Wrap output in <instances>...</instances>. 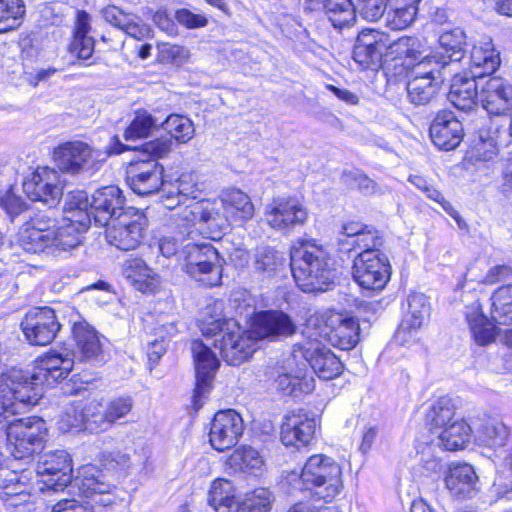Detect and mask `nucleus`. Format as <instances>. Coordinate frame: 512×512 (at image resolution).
Segmentation results:
<instances>
[{
    "mask_svg": "<svg viewBox=\"0 0 512 512\" xmlns=\"http://www.w3.org/2000/svg\"><path fill=\"white\" fill-rule=\"evenodd\" d=\"M287 481L294 490H311L325 501L333 500L343 487L340 465L324 454L310 456L301 473H290Z\"/></svg>",
    "mask_w": 512,
    "mask_h": 512,
    "instance_id": "423d86ee",
    "label": "nucleus"
},
{
    "mask_svg": "<svg viewBox=\"0 0 512 512\" xmlns=\"http://www.w3.org/2000/svg\"><path fill=\"white\" fill-rule=\"evenodd\" d=\"M125 198L122 191L114 185L97 189L91 197L92 218L97 226L108 225L123 208Z\"/></svg>",
    "mask_w": 512,
    "mask_h": 512,
    "instance_id": "b1692460",
    "label": "nucleus"
},
{
    "mask_svg": "<svg viewBox=\"0 0 512 512\" xmlns=\"http://www.w3.org/2000/svg\"><path fill=\"white\" fill-rule=\"evenodd\" d=\"M123 274L129 283L142 293H152L158 286L157 274L139 258L127 260Z\"/></svg>",
    "mask_w": 512,
    "mask_h": 512,
    "instance_id": "c9c22d12",
    "label": "nucleus"
},
{
    "mask_svg": "<svg viewBox=\"0 0 512 512\" xmlns=\"http://www.w3.org/2000/svg\"><path fill=\"white\" fill-rule=\"evenodd\" d=\"M408 310L396 333V339L407 342L408 336L420 329L428 319L430 306L427 297L422 293H413L407 299Z\"/></svg>",
    "mask_w": 512,
    "mask_h": 512,
    "instance_id": "cd10ccee",
    "label": "nucleus"
},
{
    "mask_svg": "<svg viewBox=\"0 0 512 512\" xmlns=\"http://www.w3.org/2000/svg\"><path fill=\"white\" fill-rule=\"evenodd\" d=\"M274 501L272 493L266 488H256L246 493L240 501L238 512H269Z\"/></svg>",
    "mask_w": 512,
    "mask_h": 512,
    "instance_id": "3c124183",
    "label": "nucleus"
},
{
    "mask_svg": "<svg viewBox=\"0 0 512 512\" xmlns=\"http://www.w3.org/2000/svg\"><path fill=\"white\" fill-rule=\"evenodd\" d=\"M386 6L387 0H356L353 8L354 18L359 15L367 21H377L385 16Z\"/></svg>",
    "mask_w": 512,
    "mask_h": 512,
    "instance_id": "680f3d73",
    "label": "nucleus"
},
{
    "mask_svg": "<svg viewBox=\"0 0 512 512\" xmlns=\"http://www.w3.org/2000/svg\"><path fill=\"white\" fill-rule=\"evenodd\" d=\"M75 486L81 491V493L86 498H95L99 495L106 494L107 492H112L113 486L109 483H106L102 480V476H95L91 473V476L85 475L83 479L76 480L74 485H71L70 488H74Z\"/></svg>",
    "mask_w": 512,
    "mask_h": 512,
    "instance_id": "6e6d98bb",
    "label": "nucleus"
},
{
    "mask_svg": "<svg viewBox=\"0 0 512 512\" xmlns=\"http://www.w3.org/2000/svg\"><path fill=\"white\" fill-rule=\"evenodd\" d=\"M307 218V209L295 198L275 199L265 210L267 224L275 230L284 232L304 225Z\"/></svg>",
    "mask_w": 512,
    "mask_h": 512,
    "instance_id": "6ab92c4d",
    "label": "nucleus"
},
{
    "mask_svg": "<svg viewBox=\"0 0 512 512\" xmlns=\"http://www.w3.org/2000/svg\"><path fill=\"white\" fill-rule=\"evenodd\" d=\"M282 257L269 247L257 250L254 256L253 267L259 273L271 274L282 265Z\"/></svg>",
    "mask_w": 512,
    "mask_h": 512,
    "instance_id": "13d9d810",
    "label": "nucleus"
},
{
    "mask_svg": "<svg viewBox=\"0 0 512 512\" xmlns=\"http://www.w3.org/2000/svg\"><path fill=\"white\" fill-rule=\"evenodd\" d=\"M491 318L500 325L512 324V284L500 287L491 297Z\"/></svg>",
    "mask_w": 512,
    "mask_h": 512,
    "instance_id": "a18cd8bd",
    "label": "nucleus"
},
{
    "mask_svg": "<svg viewBox=\"0 0 512 512\" xmlns=\"http://www.w3.org/2000/svg\"><path fill=\"white\" fill-rule=\"evenodd\" d=\"M476 79L472 74L470 76L456 74L453 77L448 99L457 109L469 111L476 105L480 98Z\"/></svg>",
    "mask_w": 512,
    "mask_h": 512,
    "instance_id": "f704fd0d",
    "label": "nucleus"
},
{
    "mask_svg": "<svg viewBox=\"0 0 512 512\" xmlns=\"http://www.w3.org/2000/svg\"><path fill=\"white\" fill-rule=\"evenodd\" d=\"M23 191L32 201H41L52 207L60 200L63 186L56 170L38 167L29 178L24 180Z\"/></svg>",
    "mask_w": 512,
    "mask_h": 512,
    "instance_id": "a211bd4d",
    "label": "nucleus"
},
{
    "mask_svg": "<svg viewBox=\"0 0 512 512\" xmlns=\"http://www.w3.org/2000/svg\"><path fill=\"white\" fill-rule=\"evenodd\" d=\"M305 334L306 339L293 346V359H303L310 365L314 373L324 380L339 376L343 366L338 357L323 345L322 340L315 337L313 333Z\"/></svg>",
    "mask_w": 512,
    "mask_h": 512,
    "instance_id": "9b49d317",
    "label": "nucleus"
},
{
    "mask_svg": "<svg viewBox=\"0 0 512 512\" xmlns=\"http://www.w3.org/2000/svg\"><path fill=\"white\" fill-rule=\"evenodd\" d=\"M354 3L351 0H327L326 11L334 27L343 28L354 22Z\"/></svg>",
    "mask_w": 512,
    "mask_h": 512,
    "instance_id": "8fccbe9b",
    "label": "nucleus"
},
{
    "mask_svg": "<svg viewBox=\"0 0 512 512\" xmlns=\"http://www.w3.org/2000/svg\"><path fill=\"white\" fill-rule=\"evenodd\" d=\"M59 429L66 433L85 430V409L81 404L71 405L59 421Z\"/></svg>",
    "mask_w": 512,
    "mask_h": 512,
    "instance_id": "bf43d9fd",
    "label": "nucleus"
},
{
    "mask_svg": "<svg viewBox=\"0 0 512 512\" xmlns=\"http://www.w3.org/2000/svg\"><path fill=\"white\" fill-rule=\"evenodd\" d=\"M208 503L215 512H238L240 501L235 498L233 483L224 478L215 479L210 486Z\"/></svg>",
    "mask_w": 512,
    "mask_h": 512,
    "instance_id": "e433bc0d",
    "label": "nucleus"
},
{
    "mask_svg": "<svg viewBox=\"0 0 512 512\" xmlns=\"http://www.w3.org/2000/svg\"><path fill=\"white\" fill-rule=\"evenodd\" d=\"M359 330V323L353 316L327 310L310 315L304 333H313L341 350H350L359 342Z\"/></svg>",
    "mask_w": 512,
    "mask_h": 512,
    "instance_id": "6e6552de",
    "label": "nucleus"
},
{
    "mask_svg": "<svg viewBox=\"0 0 512 512\" xmlns=\"http://www.w3.org/2000/svg\"><path fill=\"white\" fill-rule=\"evenodd\" d=\"M90 21L91 17L86 11L77 12L74 37L69 50L79 59H88L94 52L95 41L88 36L91 30Z\"/></svg>",
    "mask_w": 512,
    "mask_h": 512,
    "instance_id": "ea45409f",
    "label": "nucleus"
},
{
    "mask_svg": "<svg viewBox=\"0 0 512 512\" xmlns=\"http://www.w3.org/2000/svg\"><path fill=\"white\" fill-rule=\"evenodd\" d=\"M386 48L385 33L373 29L363 30L356 39L353 59L363 69L376 70L381 65Z\"/></svg>",
    "mask_w": 512,
    "mask_h": 512,
    "instance_id": "412c9836",
    "label": "nucleus"
},
{
    "mask_svg": "<svg viewBox=\"0 0 512 512\" xmlns=\"http://www.w3.org/2000/svg\"><path fill=\"white\" fill-rule=\"evenodd\" d=\"M204 190V184L194 172L182 173L173 183H166L163 189L164 206L173 209L187 200L197 199Z\"/></svg>",
    "mask_w": 512,
    "mask_h": 512,
    "instance_id": "bb28decb",
    "label": "nucleus"
},
{
    "mask_svg": "<svg viewBox=\"0 0 512 512\" xmlns=\"http://www.w3.org/2000/svg\"><path fill=\"white\" fill-rule=\"evenodd\" d=\"M418 8L398 6L391 2L384 19L387 27L392 30H402L409 27L415 20Z\"/></svg>",
    "mask_w": 512,
    "mask_h": 512,
    "instance_id": "603ef678",
    "label": "nucleus"
},
{
    "mask_svg": "<svg viewBox=\"0 0 512 512\" xmlns=\"http://www.w3.org/2000/svg\"><path fill=\"white\" fill-rule=\"evenodd\" d=\"M191 352L196 377L192 405L194 410L198 411L203 406L204 398L212 389V383L220 362L210 347L202 341H193L191 343Z\"/></svg>",
    "mask_w": 512,
    "mask_h": 512,
    "instance_id": "2eb2a0df",
    "label": "nucleus"
},
{
    "mask_svg": "<svg viewBox=\"0 0 512 512\" xmlns=\"http://www.w3.org/2000/svg\"><path fill=\"white\" fill-rule=\"evenodd\" d=\"M425 52V46L416 37H401L392 43L387 42L385 57L390 60H418Z\"/></svg>",
    "mask_w": 512,
    "mask_h": 512,
    "instance_id": "c03bdc74",
    "label": "nucleus"
},
{
    "mask_svg": "<svg viewBox=\"0 0 512 512\" xmlns=\"http://www.w3.org/2000/svg\"><path fill=\"white\" fill-rule=\"evenodd\" d=\"M478 476L467 463H453L445 476V485L456 497H470L476 488Z\"/></svg>",
    "mask_w": 512,
    "mask_h": 512,
    "instance_id": "2f4dec72",
    "label": "nucleus"
},
{
    "mask_svg": "<svg viewBox=\"0 0 512 512\" xmlns=\"http://www.w3.org/2000/svg\"><path fill=\"white\" fill-rule=\"evenodd\" d=\"M60 328L61 325L55 311L49 307H34L26 313L21 321L23 334L32 345L50 344Z\"/></svg>",
    "mask_w": 512,
    "mask_h": 512,
    "instance_id": "f3484780",
    "label": "nucleus"
},
{
    "mask_svg": "<svg viewBox=\"0 0 512 512\" xmlns=\"http://www.w3.org/2000/svg\"><path fill=\"white\" fill-rule=\"evenodd\" d=\"M0 203L7 213L12 216L18 215L27 209L26 202L12 191H8L3 197H1Z\"/></svg>",
    "mask_w": 512,
    "mask_h": 512,
    "instance_id": "774afa93",
    "label": "nucleus"
},
{
    "mask_svg": "<svg viewBox=\"0 0 512 512\" xmlns=\"http://www.w3.org/2000/svg\"><path fill=\"white\" fill-rule=\"evenodd\" d=\"M296 325L291 318L279 311H266L260 313L255 321L254 332L259 338L278 339L288 337L295 333Z\"/></svg>",
    "mask_w": 512,
    "mask_h": 512,
    "instance_id": "c85d7f7f",
    "label": "nucleus"
},
{
    "mask_svg": "<svg viewBox=\"0 0 512 512\" xmlns=\"http://www.w3.org/2000/svg\"><path fill=\"white\" fill-rule=\"evenodd\" d=\"M291 270L305 292L325 291L334 279L328 246L314 238H299L290 251Z\"/></svg>",
    "mask_w": 512,
    "mask_h": 512,
    "instance_id": "7ed1b4c3",
    "label": "nucleus"
},
{
    "mask_svg": "<svg viewBox=\"0 0 512 512\" xmlns=\"http://www.w3.org/2000/svg\"><path fill=\"white\" fill-rule=\"evenodd\" d=\"M72 460L68 452L56 450L44 453L38 460L36 466L39 491L50 489L53 491L63 490L71 483Z\"/></svg>",
    "mask_w": 512,
    "mask_h": 512,
    "instance_id": "dca6fc26",
    "label": "nucleus"
},
{
    "mask_svg": "<svg viewBox=\"0 0 512 512\" xmlns=\"http://www.w3.org/2000/svg\"><path fill=\"white\" fill-rule=\"evenodd\" d=\"M127 182L138 195L146 196L164 189L163 167L156 160H140L131 163Z\"/></svg>",
    "mask_w": 512,
    "mask_h": 512,
    "instance_id": "4be33fe9",
    "label": "nucleus"
},
{
    "mask_svg": "<svg viewBox=\"0 0 512 512\" xmlns=\"http://www.w3.org/2000/svg\"><path fill=\"white\" fill-rule=\"evenodd\" d=\"M132 407L133 402L130 397H119L108 402L105 409L111 426L129 414Z\"/></svg>",
    "mask_w": 512,
    "mask_h": 512,
    "instance_id": "e2e57ef3",
    "label": "nucleus"
},
{
    "mask_svg": "<svg viewBox=\"0 0 512 512\" xmlns=\"http://www.w3.org/2000/svg\"><path fill=\"white\" fill-rule=\"evenodd\" d=\"M101 14L107 23L122 30L132 13H126L115 5H107L101 10Z\"/></svg>",
    "mask_w": 512,
    "mask_h": 512,
    "instance_id": "338daca9",
    "label": "nucleus"
},
{
    "mask_svg": "<svg viewBox=\"0 0 512 512\" xmlns=\"http://www.w3.org/2000/svg\"><path fill=\"white\" fill-rule=\"evenodd\" d=\"M455 409L450 399L440 398L431 407L427 420L431 426V433L436 435L454 420Z\"/></svg>",
    "mask_w": 512,
    "mask_h": 512,
    "instance_id": "49530a36",
    "label": "nucleus"
},
{
    "mask_svg": "<svg viewBox=\"0 0 512 512\" xmlns=\"http://www.w3.org/2000/svg\"><path fill=\"white\" fill-rule=\"evenodd\" d=\"M158 57L163 63L181 66L190 59V50L184 46L170 43L158 45Z\"/></svg>",
    "mask_w": 512,
    "mask_h": 512,
    "instance_id": "052dcab7",
    "label": "nucleus"
},
{
    "mask_svg": "<svg viewBox=\"0 0 512 512\" xmlns=\"http://www.w3.org/2000/svg\"><path fill=\"white\" fill-rule=\"evenodd\" d=\"M316 420L302 411L285 416L281 425L280 438L285 446H306L313 439Z\"/></svg>",
    "mask_w": 512,
    "mask_h": 512,
    "instance_id": "393cba45",
    "label": "nucleus"
},
{
    "mask_svg": "<svg viewBox=\"0 0 512 512\" xmlns=\"http://www.w3.org/2000/svg\"><path fill=\"white\" fill-rule=\"evenodd\" d=\"M382 244L383 239L380 232L372 226H367L353 241L349 242L351 249L360 250V252H381L379 247Z\"/></svg>",
    "mask_w": 512,
    "mask_h": 512,
    "instance_id": "4d7b16f0",
    "label": "nucleus"
},
{
    "mask_svg": "<svg viewBox=\"0 0 512 512\" xmlns=\"http://www.w3.org/2000/svg\"><path fill=\"white\" fill-rule=\"evenodd\" d=\"M466 319L474 340L479 345H487L496 336L495 325L483 314L480 303L476 300L467 306Z\"/></svg>",
    "mask_w": 512,
    "mask_h": 512,
    "instance_id": "4c0bfd02",
    "label": "nucleus"
},
{
    "mask_svg": "<svg viewBox=\"0 0 512 512\" xmlns=\"http://www.w3.org/2000/svg\"><path fill=\"white\" fill-rule=\"evenodd\" d=\"M85 409V430L90 433L106 431L111 427L107 418L106 409L101 404L90 402L84 405Z\"/></svg>",
    "mask_w": 512,
    "mask_h": 512,
    "instance_id": "5fc2aeb1",
    "label": "nucleus"
},
{
    "mask_svg": "<svg viewBox=\"0 0 512 512\" xmlns=\"http://www.w3.org/2000/svg\"><path fill=\"white\" fill-rule=\"evenodd\" d=\"M29 406L20 405L15 400L11 406L4 407L0 399V430H5L7 449L15 459L31 456L42 447L47 435L46 424L39 417L9 419L22 408Z\"/></svg>",
    "mask_w": 512,
    "mask_h": 512,
    "instance_id": "20e7f679",
    "label": "nucleus"
},
{
    "mask_svg": "<svg viewBox=\"0 0 512 512\" xmlns=\"http://www.w3.org/2000/svg\"><path fill=\"white\" fill-rule=\"evenodd\" d=\"M352 276L363 289L381 291L391 276V265L383 252H359L353 260Z\"/></svg>",
    "mask_w": 512,
    "mask_h": 512,
    "instance_id": "4468645a",
    "label": "nucleus"
},
{
    "mask_svg": "<svg viewBox=\"0 0 512 512\" xmlns=\"http://www.w3.org/2000/svg\"><path fill=\"white\" fill-rule=\"evenodd\" d=\"M74 366L71 351L53 350L38 360L33 371L13 368L0 376V399L4 407L14 401L20 405H36L43 395V385L67 377Z\"/></svg>",
    "mask_w": 512,
    "mask_h": 512,
    "instance_id": "f257e3e1",
    "label": "nucleus"
},
{
    "mask_svg": "<svg viewBox=\"0 0 512 512\" xmlns=\"http://www.w3.org/2000/svg\"><path fill=\"white\" fill-rule=\"evenodd\" d=\"M50 224L52 219L44 216L25 224L17 233V245L28 253H50Z\"/></svg>",
    "mask_w": 512,
    "mask_h": 512,
    "instance_id": "a878e982",
    "label": "nucleus"
},
{
    "mask_svg": "<svg viewBox=\"0 0 512 512\" xmlns=\"http://www.w3.org/2000/svg\"><path fill=\"white\" fill-rule=\"evenodd\" d=\"M475 430L479 440L489 447H503L510 435L499 415L482 412L476 417Z\"/></svg>",
    "mask_w": 512,
    "mask_h": 512,
    "instance_id": "c756f323",
    "label": "nucleus"
},
{
    "mask_svg": "<svg viewBox=\"0 0 512 512\" xmlns=\"http://www.w3.org/2000/svg\"><path fill=\"white\" fill-rule=\"evenodd\" d=\"M440 68L435 56L428 55L413 66L407 83L408 100L412 104L427 105L436 97L443 81Z\"/></svg>",
    "mask_w": 512,
    "mask_h": 512,
    "instance_id": "9d476101",
    "label": "nucleus"
},
{
    "mask_svg": "<svg viewBox=\"0 0 512 512\" xmlns=\"http://www.w3.org/2000/svg\"><path fill=\"white\" fill-rule=\"evenodd\" d=\"M175 19L187 29L203 28L208 24V19L204 14H195L185 8L176 11Z\"/></svg>",
    "mask_w": 512,
    "mask_h": 512,
    "instance_id": "0e129e2a",
    "label": "nucleus"
},
{
    "mask_svg": "<svg viewBox=\"0 0 512 512\" xmlns=\"http://www.w3.org/2000/svg\"><path fill=\"white\" fill-rule=\"evenodd\" d=\"M90 204L91 200L86 192H70L65 200V218L68 221L77 222L82 228H88L93 220Z\"/></svg>",
    "mask_w": 512,
    "mask_h": 512,
    "instance_id": "a19ab883",
    "label": "nucleus"
},
{
    "mask_svg": "<svg viewBox=\"0 0 512 512\" xmlns=\"http://www.w3.org/2000/svg\"><path fill=\"white\" fill-rule=\"evenodd\" d=\"M243 433V420L234 410L218 411L211 423L209 441L218 451L235 446Z\"/></svg>",
    "mask_w": 512,
    "mask_h": 512,
    "instance_id": "aec40b11",
    "label": "nucleus"
},
{
    "mask_svg": "<svg viewBox=\"0 0 512 512\" xmlns=\"http://www.w3.org/2000/svg\"><path fill=\"white\" fill-rule=\"evenodd\" d=\"M127 149L129 147L114 136L106 150L95 149L86 142L73 140L56 147L53 156L62 172L92 176L101 169L110 155L121 154Z\"/></svg>",
    "mask_w": 512,
    "mask_h": 512,
    "instance_id": "0eeeda50",
    "label": "nucleus"
},
{
    "mask_svg": "<svg viewBox=\"0 0 512 512\" xmlns=\"http://www.w3.org/2000/svg\"><path fill=\"white\" fill-rule=\"evenodd\" d=\"M482 107L495 118H491L489 129L499 137L507 126L506 113L512 104V84L501 77L488 79L480 92Z\"/></svg>",
    "mask_w": 512,
    "mask_h": 512,
    "instance_id": "f8f14e48",
    "label": "nucleus"
},
{
    "mask_svg": "<svg viewBox=\"0 0 512 512\" xmlns=\"http://www.w3.org/2000/svg\"><path fill=\"white\" fill-rule=\"evenodd\" d=\"M201 330L205 336L215 337L213 345L229 365L242 364L257 349L258 340L254 330H242L234 319L204 316Z\"/></svg>",
    "mask_w": 512,
    "mask_h": 512,
    "instance_id": "39448f33",
    "label": "nucleus"
},
{
    "mask_svg": "<svg viewBox=\"0 0 512 512\" xmlns=\"http://www.w3.org/2000/svg\"><path fill=\"white\" fill-rule=\"evenodd\" d=\"M172 139L160 137L143 145V151L150 156L162 158L168 155L172 149Z\"/></svg>",
    "mask_w": 512,
    "mask_h": 512,
    "instance_id": "69168bd1",
    "label": "nucleus"
},
{
    "mask_svg": "<svg viewBox=\"0 0 512 512\" xmlns=\"http://www.w3.org/2000/svg\"><path fill=\"white\" fill-rule=\"evenodd\" d=\"M75 350L71 351L74 359L81 361L96 359L102 352V344L98 333L86 322H77L73 325Z\"/></svg>",
    "mask_w": 512,
    "mask_h": 512,
    "instance_id": "473e14b6",
    "label": "nucleus"
},
{
    "mask_svg": "<svg viewBox=\"0 0 512 512\" xmlns=\"http://www.w3.org/2000/svg\"><path fill=\"white\" fill-rule=\"evenodd\" d=\"M88 228H82L77 222L68 221L65 217L60 226L52 220L50 224V254L68 251L80 245L81 236Z\"/></svg>",
    "mask_w": 512,
    "mask_h": 512,
    "instance_id": "72a5a7b5",
    "label": "nucleus"
},
{
    "mask_svg": "<svg viewBox=\"0 0 512 512\" xmlns=\"http://www.w3.org/2000/svg\"><path fill=\"white\" fill-rule=\"evenodd\" d=\"M183 269L196 281L205 286L220 284L224 259L208 242H189L182 248Z\"/></svg>",
    "mask_w": 512,
    "mask_h": 512,
    "instance_id": "1a4fd4ad",
    "label": "nucleus"
},
{
    "mask_svg": "<svg viewBox=\"0 0 512 512\" xmlns=\"http://www.w3.org/2000/svg\"><path fill=\"white\" fill-rule=\"evenodd\" d=\"M227 465L234 471L257 475L262 471L264 460L256 449L242 446L229 456Z\"/></svg>",
    "mask_w": 512,
    "mask_h": 512,
    "instance_id": "79ce46f5",
    "label": "nucleus"
},
{
    "mask_svg": "<svg viewBox=\"0 0 512 512\" xmlns=\"http://www.w3.org/2000/svg\"><path fill=\"white\" fill-rule=\"evenodd\" d=\"M465 33L461 28H454L443 32L439 37V44L447 54L443 56L441 69L452 66L464 56L463 45L465 44Z\"/></svg>",
    "mask_w": 512,
    "mask_h": 512,
    "instance_id": "37998d69",
    "label": "nucleus"
},
{
    "mask_svg": "<svg viewBox=\"0 0 512 512\" xmlns=\"http://www.w3.org/2000/svg\"><path fill=\"white\" fill-rule=\"evenodd\" d=\"M429 134L432 142L439 149L450 151L458 147L463 139L462 123L452 111H439L434 117Z\"/></svg>",
    "mask_w": 512,
    "mask_h": 512,
    "instance_id": "5701e85b",
    "label": "nucleus"
},
{
    "mask_svg": "<svg viewBox=\"0 0 512 512\" xmlns=\"http://www.w3.org/2000/svg\"><path fill=\"white\" fill-rule=\"evenodd\" d=\"M254 215L250 197L239 189H227L217 199L192 201L179 214L178 228L183 237L197 234L196 224H206L215 239L227 230L232 222L249 220Z\"/></svg>",
    "mask_w": 512,
    "mask_h": 512,
    "instance_id": "f03ea898",
    "label": "nucleus"
},
{
    "mask_svg": "<svg viewBox=\"0 0 512 512\" xmlns=\"http://www.w3.org/2000/svg\"><path fill=\"white\" fill-rule=\"evenodd\" d=\"M162 125L170 135L169 138L175 139L179 143H187L195 133L193 122L188 117L179 114L168 116Z\"/></svg>",
    "mask_w": 512,
    "mask_h": 512,
    "instance_id": "09e8293b",
    "label": "nucleus"
},
{
    "mask_svg": "<svg viewBox=\"0 0 512 512\" xmlns=\"http://www.w3.org/2000/svg\"><path fill=\"white\" fill-rule=\"evenodd\" d=\"M472 428L463 419L454 420L436 434L437 445L448 451L464 449L470 442Z\"/></svg>",
    "mask_w": 512,
    "mask_h": 512,
    "instance_id": "58836bf2",
    "label": "nucleus"
},
{
    "mask_svg": "<svg viewBox=\"0 0 512 512\" xmlns=\"http://www.w3.org/2000/svg\"><path fill=\"white\" fill-rule=\"evenodd\" d=\"M106 227V239L109 244L120 250L137 248L143 240L146 219L132 207L125 208Z\"/></svg>",
    "mask_w": 512,
    "mask_h": 512,
    "instance_id": "ddd939ff",
    "label": "nucleus"
},
{
    "mask_svg": "<svg viewBox=\"0 0 512 512\" xmlns=\"http://www.w3.org/2000/svg\"><path fill=\"white\" fill-rule=\"evenodd\" d=\"M158 125V121L147 111H137L134 119L124 133L126 141L147 137L151 130Z\"/></svg>",
    "mask_w": 512,
    "mask_h": 512,
    "instance_id": "864d4df0",
    "label": "nucleus"
},
{
    "mask_svg": "<svg viewBox=\"0 0 512 512\" xmlns=\"http://www.w3.org/2000/svg\"><path fill=\"white\" fill-rule=\"evenodd\" d=\"M499 65L500 57L490 38L484 37L473 45L470 53V74L474 78L492 74Z\"/></svg>",
    "mask_w": 512,
    "mask_h": 512,
    "instance_id": "7c9ffc66",
    "label": "nucleus"
},
{
    "mask_svg": "<svg viewBox=\"0 0 512 512\" xmlns=\"http://www.w3.org/2000/svg\"><path fill=\"white\" fill-rule=\"evenodd\" d=\"M25 14L22 0H0V33L16 29Z\"/></svg>",
    "mask_w": 512,
    "mask_h": 512,
    "instance_id": "de8ad7c7",
    "label": "nucleus"
}]
</instances>
